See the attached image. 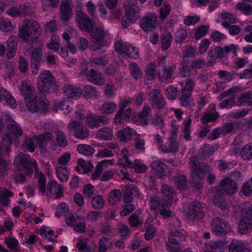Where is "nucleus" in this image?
Here are the masks:
<instances>
[{
  "instance_id": "f257e3e1",
  "label": "nucleus",
  "mask_w": 252,
  "mask_h": 252,
  "mask_svg": "<svg viewBox=\"0 0 252 252\" xmlns=\"http://www.w3.org/2000/svg\"><path fill=\"white\" fill-rule=\"evenodd\" d=\"M14 164L16 166L17 170L24 169L29 176L32 174L34 169L36 174L39 176L38 179L39 189L42 194L44 195L46 189V179L43 173L39 171L35 161L32 159L30 156L20 153L15 157Z\"/></svg>"
},
{
  "instance_id": "f03ea898",
  "label": "nucleus",
  "mask_w": 252,
  "mask_h": 252,
  "mask_svg": "<svg viewBox=\"0 0 252 252\" xmlns=\"http://www.w3.org/2000/svg\"><path fill=\"white\" fill-rule=\"evenodd\" d=\"M189 160L191 169V185L195 189L199 190L203 187L202 181L205 174L210 173L211 168L207 163L199 162L195 157H191Z\"/></svg>"
},
{
  "instance_id": "7ed1b4c3",
  "label": "nucleus",
  "mask_w": 252,
  "mask_h": 252,
  "mask_svg": "<svg viewBox=\"0 0 252 252\" xmlns=\"http://www.w3.org/2000/svg\"><path fill=\"white\" fill-rule=\"evenodd\" d=\"M36 85L39 92L43 94L54 93L58 89L56 79L49 70L41 72L37 77Z\"/></svg>"
},
{
  "instance_id": "20e7f679",
  "label": "nucleus",
  "mask_w": 252,
  "mask_h": 252,
  "mask_svg": "<svg viewBox=\"0 0 252 252\" xmlns=\"http://www.w3.org/2000/svg\"><path fill=\"white\" fill-rule=\"evenodd\" d=\"M39 26L33 20L25 21V24L19 30V36L25 42L32 44L39 35Z\"/></svg>"
},
{
  "instance_id": "39448f33",
  "label": "nucleus",
  "mask_w": 252,
  "mask_h": 252,
  "mask_svg": "<svg viewBox=\"0 0 252 252\" xmlns=\"http://www.w3.org/2000/svg\"><path fill=\"white\" fill-rule=\"evenodd\" d=\"M22 134L23 131L19 124L16 122L9 124L7 126L5 138H3L2 142L0 144L5 147V152L8 153L10 145L13 143L17 142Z\"/></svg>"
},
{
  "instance_id": "423d86ee",
  "label": "nucleus",
  "mask_w": 252,
  "mask_h": 252,
  "mask_svg": "<svg viewBox=\"0 0 252 252\" xmlns=\"http://www.w3.org/2000/svg\"><path fill=\"white\" fill-rule=\"evenodd\" d=\"M67 128L68 134L72 135L79 139L87 138L90 133L89 130L87 127L83 126L78 121L71 120L68 124Z\"/></svg>"
},
{
  "instance_id": "0eeeda50",
  "label": "nucleus",
  "mask_w": 252,
  "mask_h": 252,
  "mask_svg": "<svg viewBox=\"0 0 252 252\" xmlns=\"http://www.w3.org/2000/svg\"><path fill=\"white\" fill-rule=\"evenodd\" d=\"M47 100L43 97L36 95L33 99L32 97L25 101L26 107L28 110L32 113L39 112L44 113L48 107Z\"/></svg>"
},
{
  "instance_id": "6e6552de",
  "label": "nucleus",
  "mask_w": 252,
  "mask_h": 252,
  "mask_svg": "<svg viewBox=\"0 0 252 252\" xmlns=\"http://www.w3.org/2000/svg\"><path fill=\"white\" fill-rule=\"evenodd\" d=\"M212 225L215 234L222 236L231 231V228L228 221L220 217L212 220Z\"/></svg>"
},
{
  "instance_id": "1a4fd4ad",
  "label": "nucleus",
  "mask_w": 252,
  "mask_h": 252,
  "mask_svg": "<svg viewBox=\"0 0 252 252\" xmlns=\"http://www.w3.org/2000/svg\"><path fill=\"white\" fill-rule=\"evenodd\" d=\"M115 50L119 54L125 53L126 55L133 59H138L139 57V52L135 47L131 44L123 42L118 41L115 43Z\"/></svg>"
},
{
  "instance_id": "9d476101",
  "label": "nucleus",
  "mask_w": 252,
  "mask_h": 252,
  "mask_svg": "<svg viewBox=\"0 0 252 252\" xmlns=\"http://www.w3.org/2000/svg\"><path fill=\"white\" fill-rule=\"evenodd\" d=\"M76 20L79 27L88 33L94 31V23L86 13L81 10L77 11L76 14Z\"/></svg>"
},
{
  "instance_id": "9b49d317",
  "label": "nucleus",
  "mask_w": 252,
  "mask_h": 252,
  "mask_svg": "<svg viewBox=\"0 0 252 252\" xmlns=\"http://www.w3.org/2000/svg\"><path fill=\"white\" fill-rule=\"evenodd\" d=\"M237 189V186L235 182L230 178H226L220 182L216 191V195H222L224 193L232 194L236 192Z\"/></svg>"
},
{
  "instance_id": "f8f14e48",
  "label": "nucleus",
  "mask_w": 252,
  "mask_h": 252,
  "mask_svg": "<svg viewBox=\"0 0 252 252\" xmlns=\"http://www.w3.org/2000/svg\"><path fill=\"white\" fill-rule=\"evenodd\" d=\"M91 33L92 41L93 44L90 47V48L92 51H96L106 45V42L104 40L105 33L103 29L98 27Z\"/></svg>"
},
{
  "instance_id": "ddd939ff",
  "label": "nucleus",
  "mask_w": 252,
  "mask_h": 252,
  "mask_svg": "<svg viewBox=\"0 0 252 252\" xmlns=\"http://www.w3.org/2000/svg\"><path fill=\"white\" fill-rule=\"evenodd\" d=\"M205 204L203 202L194 201L189 207L188 217L193 220H200L204 217Z\"/></svg>"
},
{
  "instance_id": "4468645a",
  "label": "nucleus",
  "mask_w": 252,
  "mask_h": 252,
  "mask_svg": "<svg viewBox=\"0 0 252 252\" xmlns=\"http://www.w3.org/2000/svg\"><path fill=\"white\" fill-rule=\"evenodd\" d=\"M141 3L145 2L147 0H139ZM137 0H126L124 2L125 15H129L138 19L140 18V9L137 6Z\"/></svg>"
},
{
  "instance_id": "2eb2a0df",
  "label": "nucleus",
  "mask_w": 252,
  "mask_h": 252,
  "mask_svg": "<svg viewBox=\"0 0 252 252\" xmlns=\"http://www.w3.org/2000/svg\"><path fill=\"white\" fill-rule=\"evenodd\" d=\"M42 51L39 47L36 48L32 52L30 57V67L32 74H37L41 66Z\"/></svg>"
},
{
  "instance_id": "dca6fc26",
  "label": "nucleus",
  "mask_w": 252,
  "mask_h": 252,
  "mask_svg": "<svg viewBox=\"0 0 252 252\" xmlns=\"http://www.w3.org/2000/svg\"><path fill=\"white\" fill-rule=\"evenodd\" d=\"M157 17L153 13H149L139 20L141 29L145 32H151L157 27Z\"/></svg>"
},
{
  "instance_id": "f3484780",
  "label": "nucleus",
  "mask_w": 252,
  "mask_h": 252,
  "mask_svg": "<svg viewBox=\"0 0 252 252\" xmlns=\"http://www.w3.org/2000/svg\"><path fill=\"white\" fill-rule=\"evenodd\" d=\"M149 99L153 108L161 109L166 105L164 97L158 90L154 89L152 90L149 93Z\"/></svg>"
},
{
  "instance_id": "a211bd4d",
  "label": "nucleus",
  "mask_w": 252,
  "mask_h": 252,
  "mask_svg": "<svg viewBox=\"0 0 252 252\" xmlns=\"http://www.w3.org/2000/svg\"><path fill=\"white\" fill-rule=\"evenodd\" d=\"M234 215L236 217L239 216L241 218L252 221V205L247 202L239 205L234 212Z\"/></svg>"
},
{
  "instance_id": "6ab92c4d",
  "label": "nucleus",
  "mask_w": 252,
  "mask_h": 252,
  "mask_svg": "<svg viewBox=\"0 0 252 252\" xmlns=\"http://www.w3.org/2000/svg\"><path fill=\"white\" fill-rule=\"evenodd\" d=\"M81 74L86 76L89 81L94 84L101 85L104 82V79L101 73L94 69L89 70L87 68H84L82 70Z\"/></svg>"
},
{
  "instance_id": "aec40b11",
  "label": "nucleus",
  "mask_w": 252,
  "mask_h": 252,
  "mask_svg": "<svg viewBox=\"0 0 252 252\" xmlns=\"http://www.w3.org/2000/svg\"><path fill=\"white\" fill-rule=\"evenodd\" d=\"M71 0H62L60 5V17L63 21L69 20L72 15Z\"/></svg>"
},
{
  "instance_id": "412c9836",
  "label": "nucleus",
  "mask_w": 252,
  "mask_h": 252,
  "mask_svg": "<svg viewBox=\"0 0 252 252\" xmlns=\"http://www.w3.org/2000/svg\"><path fill=\"white\" fill-rule=\"evenodd\" d=\"M124 199L126 203L132 201L133 196L138 197L139 191L138 188L133 184H128L124 189Z\"/></svg>"
},
{
  "instance_id": "4be33fe9",
  "label": "nucleus",
  "mask_w": 252,
  "mask_h": 252,
  "mask_svg": "<svg viewBox=\"0 0 252 252\" xmlns=\"http://www.w3.org/2000/svg\"><path fill=\"white\" fill-rule=\"evenodd\" d=\"M250 248L247 243L241 240L233 239L229 246V252H250Z\"/></svg>"
},
{
  "instance_id": "5701e85b",
  "label": "nucleus",
  "mask_w": 252,
  "mask_h": 252,
  "mask_svg": "<svg viewBox=\"0 0 252 252\" xmlns=\"http://www.w3.org/2000/svg\"><path fill=\"white\" fill-rule=\"evenodd\" d=\"M88 121L89 126L91 128H94L107 124L108 123V119L104 116L91 115L88 117Z\"/></svg>"
},
{
  "instance_id": "b1692460",
  "label": "nucleus",
  "mask_w": 252,
  "mask_h": 252,
  "mask_svg": "<svg viewBox=\"0 0 252 252\" xmlns=\"http://www.w3.org/2000/svg\"><path fill=\"white\" fill-rule=\"evenodd\" d=\"M35 138L39 148L42 149H45L49 143H51L53 136L52 133L45 132L39 136H36Z\"/></svg>"
},
{
  "instance_id": "393cba45",
  "label": "nucleus",
  "mask_w": 252,
  "mask_h": 252,
  "mask_svg": "<svg viewBox=\"0 0 252 252\" xmlns=\"http://www.w3.org/2000/svg\"><path fill=\"white\" fill-rule=\"evenodd\" d=\"M238 231L241 234H247L252 231V221L247 219L241 218Z\"/></svg>"
},
{
  "instance_id": "a878e982",
  "label": "nucleus",
  "mask_w": 252,
  "mask_h": 252,
  "mask_svg": "<svg viewBox=\"0 0 252 252\" xmlns=\"http://www.w3.org/2000/svg\"><path fill=\"white\" fill-rule=\"evenodd\" d=\"M151 208L153 210L160 209L161 208L168 207V201L165 197L153 196L151 199Z\"/></svg>"
},
{
  "instance_id": "bb28decb",
  "label": "nucleus",
  "mask_w": 252,
  "mask_h": 252,
  "mask_svg": "<svg viewBox=\"0 0 252 252\" xmlns=\"http://www.w3.org/2000/svg\"><path fill=\"white\" fill-rule=\"evenodd\" d=\"M134 132L135 131L133 129L127 126L119 130L117 133V137L120 141L126 142L132 138Z\"/></svg>"
},
{
  "instance_id": "cd10ccee",
  "label": "nucleus",
  "mask_w": 252,
  "mask_h": 252,
  "mask_svg": "<svg viewBox=\"0 0 252 252\" xmlns=\"http://www.w3.org/2000/svg\"><path fill=\"white\" fill-rule=\"evenodd\" d=\"M63 90L64 94L69 98L79 96L83 93V90L80 88H74L70 85H65Z\"/></svg>"
},
{
  "instance_id": "c85d7f7f",
  "label": "nucleus",
  "mask_w": 252,
  "mask_h": 252,
  "mask_svg": "<svg viewBox=\"0 0 252 252\" xmlns=\"http://www.w3.org/2000/svg\"><path fill=\"white\" fill-rule=\"evenodd\" d=\"M4 100L6 103L11 107L15 108L17 104L14 98L4 89H0V103Z\"/></svg>"
},
{
  "instance_id": "c756f323",
  "label": "nucleus",
  "mask_w": 252,
  "mask_h": 252,
  "mask_svg": "<svg viewBox=\"0 0 252 252\" xmlns=\"http://www.w3.org/2000/svg\"><path fill=\"white\" fill-rule=\"evenodd\" d=\"M17 47L16 37L10 36L7 41V56L9 59L12 58L15 55Z\"/></svg>"
},
{
  "instance_id": "7c9ffc66",
  "label": "nucleus",
  "mask_w": 252,
  "mask_h": 252,
  "mask_svg": "<svg viewBox=\"0 0 252 252\" xmlns=\"http://www.w3.org/2000/svg\"><path fill=\"white\" fill-rule=\"evenodd\" d=\"M161 190L162 193V196L161 197H165L166 201H168V205H170L176 195L173 189L165 185L162 186Z\"/></svg>"
},
{
  "instance_id": "2f4dec72",
  "label": "nucleus",
  "mask_w": 252,
  "mask_h": 252,
  "mask_svg": "<svg viewBox=\"0 0 252 252\" xmlns=\"http://www.w3.org/2000/svg\"><path fill=\"white\" fill-rule=\"evenodd\" d=\"M181 94L179 97L180 104L182 107H191L192 106L191 95L192 94L181 90Z\"/></svg>"
},
{
  "instance_id": "473e14b6",
  "label": "nucleus",
  "mask_w": 252,
  "mask_h": 252,
  "mask_svg": "<svg viewBox=\"0 0 252 252\" xmlns=\"http://www.w3.org/2000/svg\"><path fill=\"white\" fill-rule=\"evenodd\" d=\"M222 48L220 46L211 48L208 53V56L211 58L210 63H214L216 59H222Z\"/></svg>"
},
{
  "instance_id": "72a5a7b5",
  "label": "nucleus",
  "mask_w": 252,
  "mask_h": 252,
  "mask_svg": "<svg viewBox=\"0 0 252 252\" xmlns=\"http://www.w3.org/2000/svg\"><path fill=\"white\" fill-rule=\"evenodd\" d=\"M96 136L103 140H111L113 137L112 129L109 127H103L98 130Z\"/></svg>"
},
{
  "instance_id": "f704fd0d",
  "label": "nucleus",
  "mask_w": 252,
  "mask_h": 252,
  "mask_svg": "<svg viewBox=\"0 0 252 252\" xmlns=\"http://www.w3.org/2000/svg\"><path fill=\"white\" fill-rule=\"evenodd\" d=\"M168 239L166 242L167 250L171 252H179L182 248V243L174 238Z\"/></svg>"
},
{
  "instance_id": "c9c22d12",
  "label": "nucleus",
  "mask_w": 252,
  "mask_h": 252,
  "mask_svg": "<svg viewBox=\"0 0 252 252\" xmlns=\"http://www.w3.org/2000/svg\"><path fill=\"white\" fill-rule=\"evenodd\" d=\"M151 166L153 169L158 173V176L162 177L165 175L167 166L161 161L159 160L153 161L151 162Z\"/></svg>"
},
{
  "instance_id": "e433bc0d",
  "label": "nucleus",
  "mask_w": 252,
  "mask_h": 252,
  "mask_svg": "<svg viewBox=\"0 0 252 252\" xmlns=\"http://www.w3.org/2000/svg\"><path fill=\"white\" fill-rule=\"evenodd\" d=\"M151 109L149 106L148 104H145L142 111L138 114V120L140 122L142 125H147L148 117Z\"/></svg>"
},
{
  "instance_id": "4c0bfd02",
  "label": "nucleus",
  "mask_w": 252,
  "mask_h": 252,
  "mask_svg": "<svg viewBox=\"0 0 252 252\" xmlns=\"http://www.w3.org/2000/svg\"><path fill=\"white\" fill-rule=\"evenodd\" d=\"M178 90L177 87L169 85L164 91L165 97L169 100H174L177 98Z\"/></svg>"
},
{
  "instance_id": "58836bf2",
  "label": "nucleus",
  "mask_w": 252,
  "mask_h": 252,
  "mask_svg": "<svg viewBox=\"0 0 252 252\" xmlns=\"http://www.w3.org/2000/svg\"><path fill=\"white\" fill-rule=\"evenodd\" d=\"M175 184L177 189L185 190L188 188L187 180L185 176L178 175L175 179Z\"/></svg>"
},
{
  "instance_id": "ea45409f",
  "label": "nucleus",
  "mask_w": 252,
  "mask_h": 252,
  "mask_svg": "<svg viewBox=\"0 0 252 252\" xmlns=\"http://www.w3.org/2000/svg\"><path fill=\"white\" fill-rule=\"evenodd\" d=\"M78 152L86 156H91L94 153V149L91 146L86 144H80L77 146Z\"/></svg>"
},
{
  "instance_id": "a19ab883",
  "label": "nucleus",
  "mask_w": 252,
  "mask_h": 252,
  "mask_svg": "<svg viewBox=\"0 0 252 252\" xmlns=\"http://www.w3.org/2000/svg\"><path fill=\"white\" fill-rule=\"evenodd\" d=\"M239 105L245 104L248 106L252 105V91L244 93L238 98Z\"/></svg>"
},
{
  "instance_id": "79ce46f5",
  "label": "nucleus",
  "mask_w": 252,
  "mask_h": 252,
  "mask_svg": "<svg viewBox=\"0 0 252 252\" xmlns=\"http://www.w3.org/2000/svg\"><path fill=\"white\" fill-rule=\"evenodd\" d=\"M117 105L114 102L105 103L102 105L100 110L103 114H110L116 111Z\"/></svg>"
},
{
  "instance_id": "37998d69",
  "label": "nucleus",
  "mask_w": 252,
  "mask_h": 252,
  "mask_svg": "<svg viewBox=\"0 0 252 252\" xmlns=\"http://www.w3.org/2000/svg\"><path fill=\"white\" fill-rule=\"evenodd\" d=\"M13 195V193L6 189L0 190V200L4 206H8L10 203L9 197Z\"/></svg>"
},
{
  "instance_id": "c03bdc74",
  "label": "nucleus",
  "mask_w": 252,
  "mask_h": 252,
  "mask_svg": "<svg viewBox=\"0 0 252 252\" xmlns=\"http://www.w3.org/2000/svg\"><path fill=\"white\" fill-rule=\"evenodd\" d=\"M83 92L86 98H92L97 95V92L96 88L91 85L85 86L83 87Z\"/></svg>"
},
{
  "instance_id": "a18cd8bd",
  "label": "nucleus",
  "mask_w": 252,
  "mask_h": 252,
  "mask_svg": "<svg viewBox=\"0 0 252 252\" xmlns=\"http://www.w3.org/2000/svg\"><path fill=\"white\" fill-rule=\"evenodd\" d=\"M128 104V101L124 100L122 102L119 106V109L115 115V122L116 124H121L123 119L122 115L123 114L124 109Z\"/></svg>"
},
{
  "instance_id": "49530a36",
  "label": "nucleus",
  "mask_w": 252,
  "mask_h": 252,
  "mask_svg": "<svg viewBox=\"0 0 252 252\" xmlns=\"http://www.w3.org/2000/svg\"><path fill=\"white\" fill-rule=\"evenodd\" d=\"M241 156L243 159L250 160L252 158V143L246 145L241 151Z\"/></svg>"
},
{
  "instance_id": "de8ad7c7",
  "label": "nucleus",
  "mask_w": 252,
  "mask_h": 252,
  "mask_svg": "<svg viewBox=\"0 0 252 252\" xmlns=\"http://www.w3.org/2000/svg\"><path fill=\"white\" fill-rule=\"evenodd\" d=\"M35 148L33 139L32 137H26L23 142V149L25 151L33 152L34 151Z\"/></svg>"
},
{
  "instance_id": "09e8293b",
  "label": "nucleus",
  "mask_w": 252,
  "mask_h": 252,
  "mask_svg": "<svg viewBox=\"0 0 252 252\" xmlns=\"http://www.w3.org/2000/svg\"><path fill=\"white\" fill-rule=\"evenodd\" d=\"M121 192L119 190L111 191L108 195V201L110 205H113L120 199Z\"/></svg>"
},
{
  "instance_id": "8fccbe9b",
  "label": "nucleus",
  "mask_w": 252,
  "mask_h": 252,
  "mask_svg": "<svg viewBox=\"0 0 252 252\" xmlns=\"http://www.w3.org/2000/svg\"><path fill=\"white\" fill-rule=\"evenodd\" d=\"M221 17L223 20L221 25L226 29H228L231 24L235 22V17L232 14H224L222 15Z\"/></svg>"
},
{
  "instance_id": "3c124183",
  "label": "nucleus",
  "mask_w": 252,
  "mask_h": 252,
  "mask_svg": "<svg viewBox=\"0 0 252 252\" xmlns=\"http://www.w3.org/2000/svg\"><path fill=\"white\" fill-rule=\"evenodd\" d=\"M237 9L241 10L245 14L250 15L252 14V5L245 2H239L236 6Z\"/></svg>"
},
{
  "instance_id": "603ef678",
  "label": "nucleus",
  "mask_w": 252,
  "mask_h": 252,
  "mask_svg": "<svg viewBox=\"0 0 252 252\" xmlns=\"http://www.w3.org/2000/svg\"><path fill=\"white\" fill-rule=\"evenodd\" d=\"M214 152V147L211 145L205 144L203 147L200 148L198 151L200 156L202 157L209 156L212 155Z\"/></svg>"
},
{
  "instance_id": "864d4df0",
  "label": "nucleus",
  "mask_w": 252,
  "mask_h": 252,
  "mask_svg": "<svg viewBox=\"0 0 252 252\" xmlns=\"http://www.w3.org/2000/svg\"><path fill=\"white\" fill-rule=\"evenodd\" d=\"M87 243V239L79 240V242L77 244V247L80 252H91V248Z\"/></svg>"
},
{
  "instance_id": "5fc2aeb1",
  "label": "nucleus",
  "mask_w": 252,
  "mask_h": 252,
  "mask_svg": "<svg viewBox=\"0 0 252 252\" xmlns=\"http://www.w3.org/2000/svg\"><path fill=\"white\" fill-rule=\"evenodd\" d=\"M92 207L95 209H100L103 207L104 201L102 196L97 195L94 196L91 200Z\"/></svg>"
},
{
  "instance_id": "6e6d98bb",
  "label": "nucleus",
  "mask_w": 252,
  "mask_h": 252,
  "mask_svg": "<svg viewBox=\"0 0 252 252\" xmlns=\"http://www.w3.org/2000/svg\"><path fill=\"white\" fill-rule=\"evenodd\" d=\"M174 238L175 240H177L178 242L185 241L186 239V236L183 232L176 230L174 231H171L168 235V239H172Z\"/></svg>"
},
{
  "instance_id": "4d7b16f0",
  "label": "nucleus",
  "mask_w": 252,
  "mask_h": 252,
  "mask_svg": "<svg viewBox=\"0 0 252 252\" xmlns=\"http://www.w3.org/2000/svg\"><path fill=\"white\" fill-rule=\"evenodd\" d=\"M172 36L169 32H166L164 34L161 39L162 48L163 50H167L170 46Z\"/></svg>"
},
{
  "instance_id": "13d9d810",
  "label": "nucleus",
  "mask_w": 252,
  "mask_h": 252,
  "mask_svg": "<svg viewBox=\"0 0 252 252\" xmlns=\"http://www.w3.org/2000/svg\"><path fill=\"white\" fill-rule=\"evenodd\" d=\"M57 141L60 147H64L68 144V141L64 133L61 130L56 131Z\"/></svg>"
},
{
  "instance_id": "bf43d9fd",
  "label": "nucleus",
  "mask_w": 252,
  "mask_h": 252,
  "mask_svg": "<svg viewBox=\"0 0 252 252\" xmlns=\"http://www.w3.org/2000/svg\"><path fill=\"white\" fill-rule=\"evenodd\" d=\"M64 171L67 172L66 168L58 167L56 169L57 176L60 181L63 182H66L68 179V175L64 173Z\"/></svg>"
},
{
  "instance_id": "052dcab7",
  "label": "nucleus",
  "mask_w": 252,
  "mask_h": 252,
  "mask_svg": "<svg viewBox=\"0 0 252 252\" xmlns=\"http://www.w3.org/2000/svg\"><path fill=\"white\" fill-rule=\"evenodd\" d=\"M146 78L148 80H152L156 78L157 76L156 68L154 63L147 67L146 70Z\"/></svg>"
},
{
  "instance_id": "680f3d73",
  "label": "nucleus",
  "mask_w": 252,
  "mask_h": 252,
  "mask_svg": "<svg viewBox=\"0 0 252 252\" xmlns=\"http://www.w3.org/2000/svg\"><path fill=\"white\" fill-rule=\"evenodd\" d=\"M157 180L155 176H147L145 179V186L151 189H157Z\"/></svg>"
},
{
  "instance_id": "e2e57ef3",
  "label": "nucleus",
  "mask_w": 252,
  "mask_h": 252,
  "mask_svg": "<svg viewBox=\"0 0 252 252\" xmlns=\"http://www.w3.org/2000/svg\"><path fill=\"white\" fill-rule=\"evenodd\" d=\"M129 69L132 77L137 79L141 75V71L138 65L135 63H133L129 65Z\"/></svg>"
},
{
  "instance_id": "0e129e2a",
  "label": "nucleus",
  "mask_w": 252,
  "mask_h": 252,
  "mask_svg": "<svg viewBox=\"0 0 252 252\" xmlns=\"http://www.w3.org/2000/svg\"><path fill=\"white\" fill-rule=\"evenodd\" d=\"M191 122V120L190 119H188L184 122V127H183V132L184 133V138L186 140H191L189 134Z\"/></svg>"
},
{
  "instance_id": "69168bd1",
  "label": "nucleus",
  "mask_w": 252,
  "mask_h": 252,
  "mask_svg": "<svg viewBox=\"0 0 252 252\" xmlns=\"http://www.w3.org/2000/svg\"><path fill=\"white\" fill-rule=\"evenodd\" d=\"M218 75L221 78H225L227 81H230L235 78L237 75L236 72L232 71L228 72L224 70H220L219 71Z\"/></svg>"
},
{
  "instance_id": "338daca9",
  "label": "nucleus",
  "mask_w": 252,
  "mask_h": 252,
  "mask_svg": "<svg viewBox=\"0 0 252 252\" xmlns=\"http://www.w3.org/2000/svg\"><path fill=\"white\" fill-rule=\"evenodd\" d=\"M7 246L11 250H16L19 248V242L18 240L14 238H6L5 240Z\"/></svg>"
},
{
  "instance_id": "774afa93",
  "label": "nucleus",
  "mask_w": 252,
  "mask_h": 252,
  "mask_svg": "<svg viewBox=\"0 0 252 252\" xmlns=\"http://www.w3.org/2000/svg\"><path fill=\"white\" fill-rule=\"evenodd\" d=\"M90 61L92 64L96 65H105L108 63L107 58L105 56L100 58H92Z\"/></svg>"
}]
</instances>
